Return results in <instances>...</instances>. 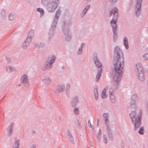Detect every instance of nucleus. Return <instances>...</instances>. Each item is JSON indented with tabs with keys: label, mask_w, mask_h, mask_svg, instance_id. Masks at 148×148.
I'll list each match as a JSON object with an SVG mask.
<instances>
[{
	"label": "nucleus",
	"mask_w": 148,
	"mask_h": 148,
	"mask_svg": "<svg viewBox=\"0 0 148 148\" xmlns=\"http://www.w3.org/2000/svg\"><path fill=\"white\" fill-rule=\"evenodd\" d=\"M114 53V72L113 79L115 81L118 82L121 79L124 65V60L122 52L119 47H115Z\"/></svg>",
	"instance_id": "f257e3e1"
},
{
	"label": "nucleus",
	"mask_w": 148,
	"mask_h": 148,
	"mask_svg": "<svg viewBox=\"0 0 148 148\" xmlns=\"http://www.w3.org/2000/svg\"><path fill=\"white\" fill-rule=\"evenodd\" d=\"M113 14L114 15V17L111 21L110 23L113 28V31L114 34V36L115 35L116 30L115 29L117 28L116 23L118 18L117 9L114 8L111 11L110 14V16H111Z\"/></svg>",
	"instance_id": "f03ea898"
},
{
	"label": "nucleus",
	"mask_w": 148,
	"mask_h": 148,
	"mask_svg": "<svg viewBox=\"0 0 148 148\" xmlns=\"http://www.w3.org/2000/svg\"><path fill=\"white\" fill-rule=\"evenodd\" d=\"M132 122L134 123L135 127L138 128L140 125V119L141 117V113H140L138 116L135 118V112L134 111L132 112L130 114Z\"/></svg>",
	"instance_id": "7ed1b4c3"
},
{
	"label": "nucleus",
	"mask_w": 148,
	"mask_h": 148,
	"mask_svg": "<svg viewBox=\"0 0 148 148\" xmlns=\"http://www.w3.org/2000/svg\"><path fill=\"white\" fill-rule=\"evenodd\" d=\"M93 60L96 65L98 68V73L96 76V81H98L101 76V73L102 70V69L100 67L101 66V64L99 61L97 59V57L96 55H94Z\"/></svg>",
	"instance_id": "20e7f679"
},
{
	"label": "nucleus",
	"mask_w": 148,
	"mask_h": 148,
	"mask_svg": "<svg viewBox=\"0 0 148 148\" xmlns=\"http://www.w3.org/2000/svg\"><path fill=\"white\" fill-rule=\"evenodd\" d=\"M136 66L138 72V77L141 81H143L145 79V77L144 75L143 69L141 66L140 63H137L136 64Z\"/></svg>",
	"instance_id": "39448f33"
},
{
	"label": "nucleus",
	"mask_w": 148,
	"mask_h": 148,
	"mask_svg": "<svg viewBox=\"0 0 148 148\" xmlns=\"http://www.w3.org/2000/svg\"><path fill=\"white\" fill-rule=\"evenodd\" d=\"M21 81L25 86L28 85L29 84V80L26 75L24 74L22 76L21 79Z\"/></svg>",
	"instance_id": "423d86ee"
},
{
	"label": "nucleus",
	"mask_w": 148,
	"mask_h": 148,
	"mask_svg": "<svg viewBox=\"0 0 148 148\" xmlns=\"http://www.w3.org/2000/svg\"><path fill=\"white\" fill-rule=\"evenodd\" d=\"M113 89L112 88L110 90V98L112 102L114 103L115 102L116 99L114 95L113 94Z\"/></svg>",
	"instance_id": "0eeeda50"
},
{
	"label": "nucleus",
	"mask_w": 148,
	"mask_h": 148,
	"mask_svg": "<svg viewBox=\"0 0 148 148\" xmlns=\"http://www.w3.org/2000/svg\"><path fill=\"white\" fill-rule=\"evenodd\" d=\"M55 58L54 56H53L52 59H50V60L48 61V64L46 65V67L47 69H49V68H51V64L52 63H53L54 62L55 60Z\"/></svg>",
	"instance_id": "6e6552de"
},
{
	"label": "nucleus",
	"mask_w": 148,
	"mask_h": 148,
	"mask_svg": "<svg viewBox=\"0 0 148 148\" xmlns=\"http://www.w3.org/2000/svg\"><path fill=\"white\" fill-rule=\"evenodd\" d=\"M6 70L8 72H11L16 71V69L13 66H8L6 67Z\"/></svg>",
	"instance_id": "1a4fd4ad"
},
{
	"label": "nucleus",
	"mask_w": 148,
	"mask_h": 148,
	"mask_svg": "<svg viewBox=\"0 0 148 148\" xmlns=\"http://www.w3.org/2000/svg\"><path fill=\"white\" fill-rule=\"evenodd\" d=\"M141 1L142 0H136V8L137 9V11H139L140 9Z\"/></svg>",
	"instance_id": "9d476101"
},
{
	"label": "nucleus",
	"mask_w": 148,
	"mask_h": 148,
	"mask_svg": "<svg viewBox=\"0 0 148 148\" xmlns=\"http://www.w3.org/2000/svg\"><path fill=\"white\" fill-rule=\"evenodd\" d=\"M19 141L17 139L15 140L14 143V144L13 147V148H18Z\"/></svg>",
	"instance_id": "9b49d317"
},
{
	"label": "nucleus",
	"mask_w": 148,
	"mask_h": 148,
	"mask_svg": "<svg viewBox=\"0 0 148 148\" xmlns=\"http://www.w3.org/2000/svg\"><path fill=\"white\" fill-rule=\"evenodd\" d=\"M94 94L95 99H97L98 97V92L97 88H95L94 89Z\"/></svg>",
	"instance_id": "f8f14e48"
},
{
	"label": "nucleus",
	"mask_w": 148,
	"mask_h": 148,
	"mask_svg": "<svg viewBox=\"0 0 148 148\" xmlns=\"http://www.w3.org/2000/svg\"><path fill=\"white\" fill-rule=\"evenodd\" d=\"M124 44L127 49L128 48V42L127 38L125 37L124 39Z\"/></svg>",
	"instance_id": "ddd939ff"
},
{
	"label": "nucleus",
	"mask_w": 148,
	"mask_h": 148,
	"mask_svg": "<svg viewBox=\"0 0 148 148\" xmlns=\"http://www.w3.org/2000/svg\"><path fill=\"white\" fill-rule=\"evenodd\" d=\"M89 7H90L89 5H87L86 7L85 8V9L83 10V16H84V14H85V13L86 12L87 10L89 8Z\"/></svg>",
	"instance_id": "4468645a"
},
{
	"label": "nucleus",
	"mask_w": 148,
	"mask_h": 148,
	"mask_svg": "<svg viewBox=\"0 0 148 148\" xmlns=\"http://www.w3.org/2000/svg\"><path fill=\"white\" fill-rule=\"evenodd\" d=\"M144 132V129L143 128L141 127L139 129V131H138V133L141 134H143Z\"/></svg>",
	"instance_id": "2eb2a0df"
},
{
	"label": "nucleus",
	"mask_w": 148,
	"mask_h": 148,
	"mask_svg": "<svg viewBox=\"0 0 148 148\" xmlns=\"http://www.w3.org/2000/svg\"><path fill=\"white\" fill-rule=\"evenodd\" d=\"M31 41V39L30 38H27L25 41V43L27 45H29V43L28 42L29 41L30 42Z\"/></svg>",
	"instance_id": "dca6fc26"
},
{
	"label": "nucleus",
	"mask_w": 148,
	"mask_h": 148,
	"mask_svg": "<svg viewBox=\"0 0 148 148\" xmlns=\"http://www.w3.org/2000/svg\"><path fill=\"white\" fill-rule=\"evenodd\" d=\"M37 11L39 12L41 14L43 15L44 14V11L43 10L41 9L38 8L37 9Z\"/></svg>",
	"instance_id": "f3484780"
},
{
	"label": "nucleus",
	"mask_w": 148,
	"mask_h": 148,
	"mask_svg": "<svg viewBox=\"0 0 148 148\" xmlns=\"http://www.w3.org/2000/svg\"><path fill=\"white\" fill-rule=\"evenodd\" d=\"M103 116L105 118V122L106 123H107V122H108V116H107V114H103Z\"/></svg>",
	"instance_id": "a211bd4d"
},
{
	"label": "nucleus",
	"mask_w": 148,
	"mask_h": 148,
	"mask_svg": "<svg viewBox=\"0 0 148 148\" xmlns=\"http://www.w3.org/2000/svg\"><path fill=\"white\" fill-rule=\"evenodd\" d=\"M74 112L76 114H78L79 113V110L78 108H75L74 110Z\"/></svg>",
	"instance_id": "6ab92c4d"
},
{
	"label": "nucleus",
	"mask_w": 148,
	"mask_h": 148,
	"mask_svg": "<svg viewBox=\"0 0 148 148\" xmlns=\"http://www.w3.org/2000/svg\"><path fill=\"white\" fill-rule=\"evenodd\" d=\"M14 18V16L12 14H10L9 16V19L10 20H12Z\"/></svg>",
	"instance_id": "aec40b11"
},
{
	"label": "nucleus",
	"mask_w": 148,
	"mask_h": 148,
	"mask_svg": "<svg viewBox=\"0 0 148 148\" xmlns=\"http://www.w3.org/2000/svg\"><path fill=\"white\" fill-rule=\"evenodd\" d=\"M143 57L145 59L147 60L148 59V53L145 54L144 56Z\"/></svg>",
	"instance_id": "412c9836"
},
{
	"label": "nucleus",
	"mask_w": 148,
	"mask_h": 148,
	"mask_svg": "<svg viewBox=\"0 0 148 148\" xmlns=\"http://www.w3.org/2000/svg\"><path fill=\"white\" fill-rule=\"evenodd\" d=\"M107 89L108 87H106V88L102 91V93L103 94H105Z\"/></svg>",
	"instance_id": "4be33fe9"
},
{
	"label": "nucleus",
	"mask_w": 148,
	"mask_h": 148,
	"mask_svg": "<svg viewBox=\"0 0 148 148\" xmlns=\"http://www.w3.org/2000/svg\"><path fill=\"white\" fill-rule=\"evenodd\" d=\"M101 95H102V97L103 98H106L107 96V95L106 94H103L102 93L101 94Z\"/></svg>",
	"instance_id": "5701e85b"
},
{
	"label": "nucleus",
	"mask_w": 148,
	"mask_h": 148,
	"mask_svg": "<svg viewBox=\"0 0 148 148\" xmlns=\"http://www.w3.org/2000/svg\"><path fill=\"white\" fill-rule=\"evenodd\" d=\"M82 52V48H80L79 49V53L80 54Z\"/></svg>",
	"instance_id": "b1692460"
},
{
	"label": "nucleus",
	"mask_w": 148,
	"mask_h": 148,
	"mask_svg": "<svg viewBox=\"0 0 148 148\" xmlns=\"http://www.w3.org/2000/svg\"><path fill=\"white\" fill-rule=\"evenodd\" d=\"M68 135L69 137V138H70V139L72 140L73 138H72V137L71 136V134H69Z\"/></svg>",
	"instance_id": "393cba45"
},
{
	"label": "nucleus",
	"mask_w": 148,
	"mask_h": 148,
	"mask_svg": "<svg viewBox=\"0 0 148 148\" xmlns=\"http://www.w3.org/2000/svg\"><path fill=\"white\" fill-rule=\"evenodd\" d=\"M113 2H116L117 1V0H112Z\"/></svg>",
	"instance_id": "a878e982"
},
{
	"label": "nucleus",
	"mask_w": 148,
	"mask_h": 148,
	"mask_svg": "<svg viewBox=\"0 0 148 148\" xmlns=\"http://www.w3.org/2000/svg\"><path fill=\"white\" fill-rule=\"evenodd\" d=\"M7 59H8V60H10V59L9 58H7Z\"/></svg>",
	"instance_id": "bb28decb"
},
{
	"label": "nucleus",
	"mask_w": 148,
	"mask_h": 148,
	"mask_svg": "<svg viewBox=\"0 0 148 148\" xmlns=\"http://www.w3.org/2000/svg\"><path fill=\"white\" fill-rule=\"evenodd\" d=\"M107 143V141H106V143Z\"/></svg>",
	"instance_id": "cd10ccee"
},
{
	"label": "nucleus",
	"mask_w": 148,
	"mask_h": 148,
	"mask_svg": "<svg viewBox=\"0 0 148 148\" xmlns=\"http://www.w3.org/2000/svg\"><path fill=\"white\" fill-rule=\"evenodd\" d=\"M138 13H139V14H140V12H138Z\"/></svg>",
	"instance_id": "c85d7f7f"
},
{
	"label": "nucleus",
	"mask_w": 148,
	"mask_h": 148,
	"mask_svg": "<svg viewBox=\"0 0 148 148\" xmlns=\"http://www.w3.org/2000/svg\"><path fill=\"white\" fill-rule=\"evenodd\" d=\"M43 0H42V1Z\"/></svg>",
	"instance_id": "c756f323"
}]
</instances>
